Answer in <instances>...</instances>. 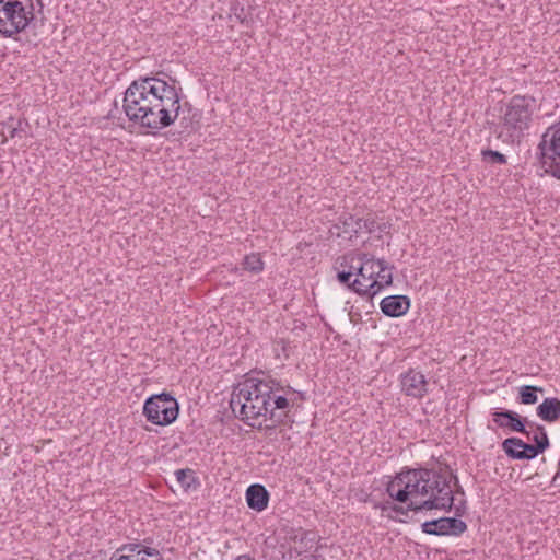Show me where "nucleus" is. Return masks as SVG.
<instances>
[{
  "label": "nucleus",
  "instance_id": "obj_12",
  "mask_svg": "<svg viewBox=\"0 0 560 560\" xmlns=\"http://www.w3.org/2000/svg\"><path fill=\"white\" fill-rule=\"evenodd\" d=\"M542 444L534 445L524 442L522 439L512 436L508 438L502 442V448L504 453L512 459H533L538 455L542 454Z\"/></svg>",
  "mask_w": 560,
  "mask_h": 560
},
{
  "label": "nucleus",
  "instance_id": "obj_2",
  "mask_svg": "<svg viewBox=\"0 0 560 560\" xmlns=\"http://www.w3.org/2000/svg\"><path fill=\"white\" fill-rule=\"evenodd\" d=\"M386 491L399 503H406L411 499L410 506L422 511L450 512L455 501L450 479L442 469L422 467L404 469L387 483Z\"/></svg>",
  "mask_w": 560,
  "mask_h": 560
},
{
  "label": "nucleus",
  "instance_id": "obj_3",
  "mask_svg": "<svg viewBox=\"0 0 560 560\" xmlns=\"http://www.w3.org/2000/svg\"><path fill=\"white\" fill-rule=\"evenodd\" d=\"M264 377H248L234 387L230 407L234 416L252 428H261L266 423L269 410L270 394L277 389L278 380L261 373Z\"/></svg>",
  "mask_w": 560,
  "mask_h": 560
},
{
  "label": "nucleus",
  "instance_id": "obj_28",
  "mask_svg": "<svg viewBox=\"0 0 560 560\" xmlns=\"http://www.w3.org/2000/svg\"><path fill=\"white\" fill-rule=\"evenodd\" d=\"M351 270H355V273L358 276L355 279H362V273L364 272V270L362 269V261H360V265L358 267L351 266Z\"/></svg>",
  "mask_w": 560,
  "mask_h": 560
},
{
  "label": "nucleus",
  "instance_id": "obj_14",
  "mask_svg": "<svg viewBox=\"0 0 560 560\" xmlns=\"http://www.w3.org/2000/svg\"><path fill=\"white\" fill-rule=\"evenodd\" d=\"M492 421L500 428H509L513 432L528 435L526 429V418H522L517 412L512 410H500L492 413Z\"/></svg>",
  "mask_w": 560,
  "mask_h": 560
},
{
  "label": "nucleus",
  "instance_id": "obj_17",
  "mask_svg": "<svg viewBox=\"0 0 560 560\" xmlns=\"http://www.w3.org/2000/svg\"><path fill=\"white\" fill-rule=\"evenodd\" d=\"M393 266H389L384 259H382V264H377V276L373 282L369 285H363V288H372L373 296L377 294L382 289L388 287L393 283Z\"/></svg>",
  "mask_w": 560,
  "mask_h": 560
},
{
  "label": "nucleus",
  "instance_id": "obj_11",
  "mask_svg": "<svg viewBox=\"0 0 560 560\" xmlns=\"http://www.w3.org/2000/svg\"><path fill=\"white\" fill-rule=\"evenodd\" d=\"M359 260L362 261V269L364 272L362 273V279H354L351 282V289L360 294L369 298H373L372 288H363V285H369L371 282L376 279L377 276V264H382V259H376L372 255L362 253L359 255Z\"/></svg>",
  "mask_w": 560,
  "mask_h": 560
},
{
  "label": "nucleus",
  "instance_id": "obj_21",
  "mask_svg": "<svg viewBox=\"0 0 560 560\" xmlns=\"http://www.w3.org/2000/svg\"><path fill=\"white\" fill-rule=\"evenodd\" d=\"M530 427H534V423L529 424ZM528 440H532L534 442V445L542 444L544 451H546L550 446L549 438L546 432V429L541 424H535V432L533 435H530V432L528 431V435H526Z\"/></svg>",
  "mask_w": 560,
  "mask_h": 560
},
{
  "label": "nucleus",
  "instance_id": "obj_1",
  "mask_svg": "<svg viewBox=\"0 0 560 560\" xmlns=\"http://www.w3.org/2000/svg\"><path fill=\"white\" fill-rule=\"evenodd\" d=\"M122 109L135 125L158 131L173 125L177 119L180 96L175 85L162 79L139 78L125 91Z\"/></svg>",
  "mask_w": 560,
  "mask_h": 560
},
{
  "label": "nucleus",
  "instance_id": "obj_23",
  "mask_svg": "<svg viewBox=\"0 0 560 560\" xmlns=\"http://www.w3.org/2000/svg\"><path fill=\"white\" fill-rule=\"evenodd\" d=\"M243 268L254 273H258L264 269V261L258 254H249L244 257Z\"/></svg>",
  "mask_w": 560,
  "mask_h": 560
},
{
  "label": "nucleus",
  "instance_id": "obj_25",
  "mask_svg": "<svg viewBox=\"0 0 560 560\" xmlns=\"http://www.w3.org/2000/svg\"><path fill=\"white\" fill-rule=\"evenodd\" d=\"M137 550L140 552V555H142L144 558L147 557H151L152 560H163L160 552L154 549V548H150V547H141L140 545H138V548Z\"/></svg>",
  "mask_w": 560,
  "mask_h": 560
},
{
  "label": "nucleus",
  "instance_id": "obj_32",
  "mask_svg": "<svg viewBox=\"0 0 560 560\" xmlns=\"http://www.w3.org/2000/svg\"><path fill=\"white\" fill-rule=\"evenodd\" d=\"M514 451H515V452H520V451H521V447H520V446H514Z\"/></svg>",
  "mask_w": 560,
  "mask_h": 560
},
{
  "label": "nucleus",
  "instance_id": "obj_33",
  "mask_svg": "<svg viewBox=\"0 0 560 560\" xmlns=\"http://www.w3.org/2000/svg\"><path fill=\"white\" fill-rule=\"evenodd\" d=\"M38 4L40 5V8H43L42 0H38Z\"/></svg>",
  "mask_w": 560,
  "mask_h": 560
},
{
  "label": "nucleus",
  "instance_id": "obj_6",
  "mask_svg": "<svg viewBox=\"0 0 560 560\" xmlns=\"http://www.w3.org/2000/svg\"><path fill=\"white\" fill-rule=\"evenodd\" d=\"M142 413L150 423L166 427L177 419L179 405L168 393L154 394L145 399Z\"/></svg>",
  "mask_w": 560,
  "mask_h": 560
},
{
  "label": "nucleus",
  "instance_id": "obj_20",
  "mask_svg": "<svg viewBox=\"0 0 560 560\" xmlns=\"http://www.w3.org/2000/svg\"><path fill=\"white\" fill-rule=\"evenodd\" d=\"M544 392L542 387L533 385H523L518 389V399L523 405H534L538 401L537 393Z\"/></svg>",
  "mask_w": 560,
  "mask_h": 560
},
{
  "label": "nucleus",
  "instance_id": "obj_26",
  "mask_svg": "<svg viewBox=\"0 0 560 560\" xmlns=\"http://www.w3.org/2000/svg\"><path fill=\"white\" fill-rule=\"evenodd\" d=\"M352 276H353V271L351 269L348 271L342 270L337 273V278H338L339 282L342 284H347L350 289H351Z\"/></svg>",
  "mask_w": 560,
  "mask_h": 560
},
{
  "label": "nucleus",
  "instance_id": "obj_9",
  "mask_svg": "<svg viewBox=\"0 0 560 560\" xmlns=\"http://www.w3.org/2000/svg\"><path fill=\"white\" fill-rule=\"evenodd\" d=\"M387 225L378 223L375 217L369 213L365 218H357L352 214L341 215L336 224H334L331 233L345 240H352L360 232L373 233L376 230L385 232Z\"/></svg>",
  "mask_w": 560,
  "mask_h": 560
},
{
  "label": "nucleus",
  "instance_id": "obj_7",
  "mask_svg": "<svg viewBox=\"0 0 560 560\" xmlns=\"http://www.w3.org/2000/svg\"><path fill=\"white\" fill-rule=\"evenodd\" d=\"M277 387V389H272L273 394H270L271 406L266 417V423L270 421L269 427H276L277 424L291 421L290 412L298 399L296 395H299L301 399L304 398L301 393H298L292 387H283L280 381H278Z\"/></svg>",
  "mask_w": 560,
  "mask_h": 560
},
{
  "label": "nucleus",
  "instance_id": "obj_13",
  "mask_svg": "<svg viewBox=\"0 0 560 560\" xmlns=\"http://www.w3.org/2000/svg\"><path fill=\"white\" fill-rule=\"evenodd\" d=\"M427 385L424 375L413 369L401 375V388L407 396L413 398L423 397L428 392Z\"/></svg>",
  "mask_w": 560,
  "mask_h": 560
},
{
  "label": "nucleus",
  "instance_id": "obj_30",
  "mask_svg": "<svg viewBox=\"0 0 560 560\" xmlns=\"http://www.w3.org/2000/svg\"><path fill=\"white\" fill-rule=\"evenodd\" d=\"M235 560H255V559L249 557L248 555H241Z\"/></svg>",
  "mask_w": 560,
  "mask_h": 560
},
{
  "label": "nucleus",
  "instance_id": "obj_15",
  "mask_svg": "<svg viewBox=\"0 0 560 560\" xmlns=\"http://www.w3.org/2000/svg\"><path fill=\"white\" fill-rule=\"evenodd\" d=\"M245 499L249 509L261 512L267 509L270 494L265 486L253 483L247 488Z\"/></svg>",
  "mask_w": 560,
  "mask_h": 560
},
{
  "label": "nucleus",
  "instance_id": "obj_29",
  "mask_svg": "<svg viewBox=\"0 0 560 560\" xmlns=\"http://www.w3.org/2000/svg\"><path fill=\"white\" fill-rule=\"evenodd\" d=\"M452 477H453V478H454V480H455V486H456V490H455V491H456V493L464 494V490H463V488L458 485L457 476L452 474Z\"/></svg>",
  "mask_w": 560,
  "mask_h": 560
},
{
  "label": "nucleus",
  "instance_id": "obj_16",
  "mask_svg": "<svg viewBox=\"0 0 560 560\" xmlns=\"http://www.w3.org/2000/svg\"><path fill=\"white\" fill-rule=\"evenodd\" d=\"M410 300L406 295H389L381 301L382 312L389 317H399L407 313Z\"/></svg>",
  "mask_w": 560,
  "mask_h": 560
},
{
  "label": "nucleus",
  "instance_id": "obj_10",
  "mask_svg": "<svg viewBox=\"0 0 560 560\" xmlns=\"http://www.w3.org/2000/svg\"><path fill=\"white\" fill-rule=\"evenodd\" d=\"M421 529L433 536H460L467 530V524L457 517H440L423 522Z\"/></svg>",
  "mask_w": 560,
  "mask_h": 560
},
{
  "label": "nucleus",
  "instance_id": "obj_18",
  "mask_svg": "<svg viewBox=\"0 0 560 560\" xmlns=\"http://www.w3.org/2000/svg\"><path fill=\"white\" fill-rule=\"evenodd\" d=\"M536 411L541 420L555 422L560 419V399L556 397L545 398Z\"/></svg>",
  "mask_w": 560,
  "mask_h": 560
},
{
  "label": "nucleus",
  "instance_id": "obj_19",
  "mask_svg": "<svg viewBox=\"0 0 560 560\" xmlns=\"http://www.w3.org/2000/svg\"><path fill=\"white\" fill-rule=\"evenodd\" d=\"M174 474L177 482L179 483L184 491H188L191 488H196L199 485L195 476V471L190 468L177 469Z\"/></svg>",
  "mask_w": 560,
  "mask_h": 560
},
{
  "label": "nucleus",
  "instance_id": "obj_27",
  "mask_svg": "<svg viewBox=\"0 0 560 560\" xmlns=\"http://www.w3.org/2000/svg\"><path fill=\"white\" fill-rule=\"evenodd\" d=\"M454 506V510H455V516L454 517H460L465 514L466 512V501L465 500H462L458 504H453Z\"/></svg>",
  "mask_w": 560,
  "mask_h": 560
},
{
  "label": "nucleus",
  "instance_id": "obj_4",
  "mask_svg": "<svg viewBox=\"0 0 560 560\" xmlns=\"http://www.w3.org/2000/svg\"><path fill=\"white\" fill-rule=\"evenodd\" d=\"M34 20L32 0H0V35L13 37Z\"/></svg>",
  "mask_w": 560,
  "mask_h": 560
},
{
  "label": "nucleus",
  "instance_id": "obj_5",
  "mask_svg": "<svg viewBox=\"0 0 560 560\" xmlns=\"http://www.w3.org/2000/svg\"><path fill=\"white\" fill-rule=\"evenodd\" d=\"M535 104V97L529 95H514L506 103L502 124L511 137L522 136L529 128Z\"/></svg>",
  "mask_w": 560,
  "mask_h": 560
},
{
  "label": "nucleus",
  "instance_id": "obj_22",
  "mask_svg": "<svg viewBox=\"0 0 560 560\" xmlns=\"http://www.w3.org/2000/svg\"><path fill=\"white\" fill-rule=\"evenodd\" d=\"M411 505V499H408V501L406 502V506L404 505H399V504H395L390 501H387L385 502L384 504L381 505V510L382 512H386V511H390V512H394L396 514H401V515H405L407 516L408 513L410 511L412 512H419V511H422L421 509H412Z\"/></svg>",
  "mask_w": 560,
  "mask_h": 560
},
{
  "label": "nucleus",
  "instance_id": "obj_31",
  "mask_svg": "<svg viewBox=\"0 0 560 560\" xmlns=\"http://www.w3.org/2000/svg\"><path fill=\"white\" fill-rule=\"evenodd\" d=\"M9 133H10V137H11V138H14V137H15V135L18 133V128H16V127L11 128V129H10V131H9Z\"/></svg>",
  "mask_w": 560,
  "mask_h": 560
},
{
  "label": "nucleus",
  "instance_id": "obj_24",
  "mask_svg": "<svg viewBox=\"0 0 560 560\" xmlns=\"http://www.w3.org/2000/svg\"><path fill=\"white\" fill-rule=\"evenodd\" d=\"M482 160L491 164H506L508 159L504 154L499 151L491 149H485L481 151Z\"/></svg>",
  "mask_w": 560,
  "mask_h": 560
},
{
  "label": "nucleus",
  "instance_id": "obj_8",
  "mask_svg": "<svg viewBox=\"0 0 560 560\" xmlns=\"http://www.w3.org/2000/svg\"><path fill=\"white\" fill-rule=\"evenodd\" d=\"M538 150L545 171L560 179V122L545 131L538 144Z\"/></svg>",
  "mask_w": 560,
  "mask_h": 560
}]
</instances>
